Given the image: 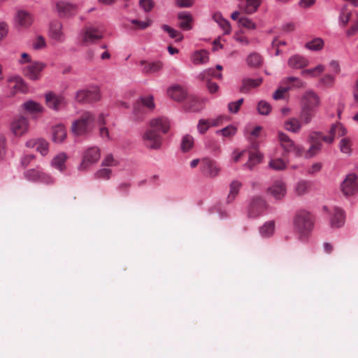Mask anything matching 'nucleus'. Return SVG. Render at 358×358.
<instances>
[{
	"instance_id": "f257e3e1",
	"label": "nucleus",
	"mask_w": 358,
	"mask_h": 358,
	"mask_svg": "<svg viewBox=\"0 0 358 358\" xmlns=\"http://www.w3.org/2000/svg\"><path fill=\"white\" fill-rule=\"evenodd\" d=\"M293 227L294 231L298 234L299 239L306 241L314 227L311 215L306 210H299L294 217Z\"/></svg>"
},
{
	"instance_id": "f03ea898",
	"label": "nucleus",
	"mask_w": 358,
	"mask_h": 358,
	"mask_svg": "<svg viewBox=\"0 0 358 358\" xmlns=\"http://www.w3.org/2000/svg\"><path fill=\"white\" fill-rule=\"evenodd\" d=\"M94 122V115L90 112H85L79 119L73 122L71 132L76 136L87 134L92 131Z\"/></svg>"
},
{
	"instance_id": "7ed1b4c3",
	"label": "nucleus",
	"mask_w": 358,
	"mask_h": 358,
	"mask_svg": "<svg viewBox=\"0 0 358 358\" xmlns=\"http://www.w3.org/2000/svg\"><path fill=\"white\" fill-rule=\"evenodd\" d=\"M78 36L83 45H89L94 44L98 41L102 39L103 38V32L98 27L87 26L80 31Z\"/></svg>"
},
{
	"instance_id": "20e7f679",
	"label": "nucleus",
	"mask_w": 358,
	"mask_h": 358,
	"mask_svg": "<svg viewBox=\"0 0 358 358\" xmlns=\"http://www.w3.org/2000/svg\"><path fill=\"white\" fill-rule=\"evenodd\" d=\"M101 157L100 150L96 146L89 147L83 152L82 162L78 167L80 171H86L96 164Z\"/></svg>"
},
{
	"instance_id": "39448f33",
	"label": "nucleus",
	"mask_w": 358,
	"mask_h": 358,
	"mask_svg": "<svg viewBox=\"0 0 358 358\" xmlns=\"http://www.w3.org/2000/svg\"><path fill=\"white\" fill-rule=\"evenodd\" d=\"M25 179L31 182L52 185L55 182V178L50 174L45 173L40 168L30 169L24 172Z\"/></svg>"
},
{
	"instance_id": "423d86ee",
	"label": "nucleus",
	"mask_w": 358,
	"mask_h": 358,
	"mask_svg": "<svg viewBox=\"0 0 358 358\" xmlns=\"http://www.w3.org/2000/svg\"><path fill=\"white\" fill-rule=\"evenodd\" d=\"M220 171L221 168L215 160L210 157L201 159L200 172L204 177L214 178L219 176Z\"/></svg>"
},
{
	"instance_id": "0eeeda50",
	"label": "nucleus",
	"mask_w": 358,
	"mask_h": 358,
	"mask_svg": "<svg viewBox=\"0 0 358 358\" xmlns=\"http://www.w3.org/2000/svg\"><path fill=\"white\" fill-rule=\"evenodd\" d=\"M48 34L50 39L55 43H64L66 40L63 24L58 20L50 22Z\"/></svg>"
},
{
	"instance_id": "6e6552de",
	"label": "nucleus",
	"mask_w": 358,
	"mask_h": 358,
	"mask_svg": "<svg viewBox=\"0 0 358 358\" xmlns=\"http://www.w3.org/2000/svg\"><path fill=\"white\" fill-rule=\"evenodd\" d=\"M100 98V91L96 86L78 90L76 94V100L82 103L96 101H99Z\"/></svg>"
},
{
	"instance_id": "1a4fd4ad",
	"label": "nucleus",
	"mask_w": 358,
	"mask_h": 358,
	"mask_svg": "<svg viewBox=\"0 0 358 358\" xmlns=\"http://www.w3.org/2000/svg\"><path fill=\"white\" fill-rule=\"evenodd\" d=\"M341 189L345 196H352L358 192V176L354 173L346 175L341 185Z\"/></svg>"
},
{
	"instance_id": "9d476101",
	"label": "nucleus",
	"mask_w": 358,
	"mask_h": 358,
	"mask_svg": "<svg viewBox=\"0 0 358 358\" xmlns=\"http://www.w3.org/2000/svg\"><path fill=\"white\" fill-rule=\"evenodd\" d=\"M142 140L145 147L149 149L159 150L162 146V136L157 131L149 129L142 136Z\"/></svg>"
},
{
	"instance_id": "9b49d317",
	"label": "nucleus",
	"mask_w": 358,
	"mask_h": 358,
	"mask_svg": "<svg viewBox=\"0 0 358 358\" xmlns=\"http://www.w3.org/2000/svg\"><path fill=\"white\" fill-rule=\"evenodd\" d=\"M266 208L267 204L262 197H254L250 201L248 215L250 218H257L264 214Z\"/></svg>"
},
{
	"instance_id": "f8f14e48",
	"label": "nucleus",
	"mask_w": 358,
	"mask_h": 358,
	"mask_svg": "<svg viewBox=\"0 0 358 358\" xmlns=\"http://www.w3.org/2000/svg\"><path fill=\"white\" fill-rule=\"evenodd\" d=\"M320 104V97L312 90H306L301 96V106L317 111Z\"/></svg>"
},
{
	"instance_id": "ddd939ff",
	"label": "nucleus",
	"mask_w": 358,
	"mask_h": 358,
	"mask_svg": "<svg viewBox=\"0 0 358 358\" xmlns=\"http://www.w3.org/2000/svg\"><path fill=\"white\" fill-rule=\"evenodd\" d=\"M29 123L27 117L23 116L15 117L10 122V130L15 136L24 135L29 130Z\"/></svg>"
},
{
	"instance_id": "4468645a",
	"label": "nucleus",
	"mask_w": 358,
	"mask_h": 358,
	"mask_svg": "<svg viewBox=\"0 0 358 358\" xmlns=\"http://www.w3.org/2000/svg\"><path fill=\"white\" fill-rule=\"evenodd\" d=\"M56 10L60 17L69 18L78 13V6L66 1H60L56 3Z\"/></svg>"
},
{
	"instance_id": "2eb2a0df",
	"label": "nucleus",
	"mask_w": 358,
	"mask_h": 358,
	"mask_svg": "<svg viewBox=\"0 0 358 358\" xmlns=\"http://www.w3.org/2000/svg\"><path fill=\"white\" fill-rule=\"evenodd\" d=\"M46 64L42 62L35 61L31 62L23 69L25 76L31 80H38L41 78V73L45 69Z\"/></svg>"
},
{
	"instance_id": "dca6fc26",
	"label": "nucleus",
	"mask_w": 358,
	"mask_h": 358,
	"mask_svg": "<svg viewBox=\"0 0 358 358\" xmlns=\"http://www.w3.org/2000/svg\"><path fill=\"white\" fill-rule=\"evenodd\" d=\"M266 192L275 200H282L287 194L286 184L282 179L276 180L268 187Z\"/></svg>"
},
{
	"instance_id": "f3484780",
	"label": "nucleus",
	"mask_w": 358,
	"mask_h": 358,
	"mask_svg": "<svg viewBox=\"0 0 358 358\" xmlns=\"http://www.w3.org/2000/svg\"><path fill=\"white\" fill-rule=\"evenodd\" d=\"M278 138L281 148L285 152H292L297 155L301 154V148L298 147L286 134L282 131H278Z\"/></svg>"
},
{
	"instance_id": "a211bd4d",
	"label": "nucleus",
	"mask_w": 358,
	"mask_h": 358,
	"mask_svg": "<svg viewBox=\"0 0 358 358\" xmlns=\"http://www.w3.org/2000/svg\"><path fill=\"white\" fill-rule=\"evenodd\" d=\"M140 105H143L145 107L148 108L150 110H153L155 107V104L154 103V97L152 95H147L142 96L139 98L138 101L136 102L134 107L133 113L134 115V118L138 120L141 117V115L144 113L143 111L140 108Z\"/></svg>"
},
{
	"instance_id": "6ab92c4d",
	"label": "nucleus",
	"mask_w": 358,
	"mask_h": 358,
	"mask_svg": "<svg viewBox=\"0 0 358 358\" xmlns=\"http://www.w3.org/2000/svg\"><path fill=\"white\" fill-rule=\"evenodd\" d=\"M14 21L21 28H29L34 22V16L27 10H19L16 12Z\"/></svg>"
},
{
	"instance_id": "aec40b11",
	"label": "nucleus",
	"mask_w": 358,
	"mask_h": 358,
	"mask_svg": "<svg viewBox=\"0 0 358 358\" xmlns=\"http://www.w3.org/2000/svg\"><path fill=\"white\" fill-rule=\"evenodd\" d=\"M45 101L48 106L55 110H59L66 104L65 99L62 95H56L49 92L45 94Z\"/></svg>"
},
{
	"instance_id": "412c9836",
	"label": "nucleus",
	"mask_w": 358,
	"mask_h": 358,
	"mask_svg": "<svg viewBox=\"0 0 358 358\" xmlns=\"http://www.w3.org/2000/svg\"><path fill=\"white\" fill-rule=\"evenodd\" d=\"M331 217L330 218V224L331 227L338 228L344 224L345 213L343 209L334 207L330 212Z\"/></svg>"
},
{
	"instance_id": "4be33fe9",
	"label": "nucleus",
	"mask_w": 358,
	"mask_h": 358,
	"mask_svg": "<svg viewBox=\"0 0 358 358\" xmlns=\"http://www.w3.org/2000/svg\"><path fill=\"white\" fill-rule=\"evenodd\" d=\"M150 127L151 129L164 134L167 133L170 128V122L168 118L165 117H159L152 119L150 122Z\"/></svg>"
},
{
	"instance_id": "5701e85b",
	"label": "nucleus",
	"mask_w": 358,
	"mask_h": 358,
	"mask_svg": "<svg viewBox=\"0 0 358 358\" xmlns=\"http://www.w3.org/2000/svg\"><path fill=\"white\" fill-rule=\"evenodd\" d=\"M25 145L27 148H36L43 156L48 152V143L43 138L30 139L26 142Z\"/></svg>"
},
{
	"instance_id": "b1692460",
	"label": "nucleus",
	"mask_w": 358,
	"mask_h": 358,
	"mask_svg": "<svg viewBox=\"0 0 358 358\" xmlns=\"http://www.w3.org/2000/svg\"><path fill=\"white\" fill-rule=\"evenodd\" d=\"M308 64V59L301 55H294L288 59V66L294 69H300L307 66Z\"/></svg>"
},
{
	"instance_id": "393cba45",
	"label": "nucleus",
	"mask_w": 358,
	"mask_h": 358,
	"mask_svg": "<svg viewBox=\"0 0 358 358\" xmlns=\"http://www.w3.org/2000/svg\"><path fill=\"white\" fill-rule=\"evenodd\" d=\"M141 64L142 66V71L143 73L145 74H152L157 73L163 67V64L160 61H142Z\"/></svg>"
},
{
	"instance_id": "a878e982",
	"label": "nucleus",
	"mask_w": 358,
	"mask_h": 358,
	"mask_svg": "<svg viewBox=\"0 0 358 358\" xmlns=\"http://www.w3.org/2000/svg\"><path fill=\"white\" fill-rule=\"evenodd\" d=\"M168 95L176 101H182L187 96L186 91L180 85H176L167 90Z\"/></svg>"
},
{
	"instance_id": "bb28decb",
	"label": "nucleus",
	"mask_w": 358,
	"mask_h": 358,
	"mask_svg": "<svg viewBox=\"0 0 358 358\" xmlns=\"http://www.w3.org/2000/svg\"><path fill=\"white\" fill-rule=\"evenodd\" d=\"M68 157L65 152H59L51 161V166L60 173H63L66 169V162Z\"/></svg>"
},
{
	"instance_id": "cd10ccee",
	"label": "nucleus",
	"mask_w": 358,
	"mask_h": 358,
	"mask_svg": "<svg viewBox=\"0 0 358 358\" xmlns=\"http://www.w3.org/2000/svg\"><path fill=\"white\" fill-rule=\"evenodd\" d=\"M302 126L303 122L296 117H290L284 122V128L294 134L299 133Z\"/></svg>"
},
{
	"instance_id": "c85d7f7f",
	"label": "nucleus",
	"mask_w": 358,
	"mask_h": 358,
	"mask_svg": "<svg viewBox=\"0 0 358 358\" xmlns=\"http://www.w3.org/2000/svg\"><path fill=\"white\" fill-rule=\"evenodd\" d=\"M262 78H246L243 79L242 85L240 88V91L243 93H248L251 89L255 88L259 86L262 83Z\"/></svg>"
},
{
	"instance_id": "c756f323",
	"label": "nucleus",
	"mask_w": 358,
	"mask_h": 358,
	"mask_svg": "<svg viewBox=\"0 0 358 358\" xmlns=\"http://www.w3.org/2000/svg\"><path fill=\"white\" fill-rule=\"evenodd\" d=\"M275 223L273 220L266 222L259 228V233L262 238H268L271 237L275 231Z\"/></svg>"
},
{
	"instance_id": "7c9ffc66",
	"label": "nucleus",
	"mask_w": 358,
	"mask_h": 358,
	"mask_svg": "<svg viewBox=\"0 0 358 358\" xmlns=\"http://www.w3.org/2000/svg\"><path fill=\"white\" fill-rule=\"evenodd\" d=\"M66 138V130L63 124L52 127V141L55 143H62Z\"/></svg>"
},
{
	"instance_id": "2f4dec72",
	"label": "nucleus",
	"mask_w": 358,
	"mask_h": 358,
	"mask_svg": "<svg viewBox=\"0 0 358 358\" xmlns=\"http://www.w3.org/2000/svg\"><path fill=\"white\" fill-rule=\"evenodd\" d=\"M311 183L310 181L301 179L294 185V192L298 196H302L307 194L310 188Z\"/></svg>"
},
{
	"instance_id": "473e14b6",
	"label": "nucleus",
	"mask_w": 358,
	"mask_h": 358,
	"mask_svg": "<svg viewBox=\"0 0 358 358\" xmlns=\"http://www.w3.org/2000/svg\"><path fill=\"white\" fill-rule=\"evenodd\" d=\"M245 61L249 67L258 68L262 64L263 58L260 54L252 52L247 56Z\"/></svg>"
},
{
	"instance_id": "72a5a7b5",
	"label": "nucleus",
	"mask_w": 358,
	"mask_h": 358,
	"mask_svg": "<svg viewBox=\"0 0 358 358\" xmlns=\"http://www.w3.org/2000/svg\"><path fill=\"white\" fill-rule=\"evenodd\" d=\"M317 111L303 106H301L300 117L303 124H310Z\"/></svg>"
},
{
	"instance_id": "f704fd0d",
	"label": "nucleus",
	"mask_w": 358,
	"mask_h": 358,
	"mask_svg": "<svg viewBox=\"0 0 358 358\" xmlns=\"http://www.w3.org/2000/svg\"><path fill=\"white\" fill-rule=\"evenodd\" d=\"M208 52L206 50H200L193 53L192 61L194 64H203L208 62Z\"/></svg>"
},
{
	"instance_id": "c9c22d12",
	"label": "nucleus",
	"mask_w": 358,
	"mask_h": 358,
	"mask_svg": "<svg viewBox=\"0 0 358 358\" xmlns=\"http://www.w3.org/2000/svg\"><path fill=\"white\" fill-rule=\"evenodd\" d=\"M262 159L263 155L259 152L250 153L248 162L243 164V169L252 170L256 164L260 163Z\"/></svg>"
},
{
	"instance_id": "e433bc0d",
	"label": "nucleus",
	"mask_w": 358,
	"mask_h": 358,
	"mask_svg": "<svg viewBox=\"0 0 358 358\" xmlns=\"http://www.w3.org/2000/svg\"><path fill=\"white\" fill-rule=\"evenodd\" d=\"M242 183L238 180H233L229 185V193L227 196V203H231L238 195Z\"/></svg>"
},
{
	"instance_id": "4c0bfd02",
	"label": "nucleus",
	"mask_w": 358,
	"mask_h": 358,
	"mask_svg": "<svg viewBox=\"0 0 358 358\" xmlns=\"http://www.w3.org/2000/svg\"><path fill=\"white\" fill-rule=\"evenodd\" d=\"M324 42L321 38H314L311 41L306 43L305 48L310 51H320L324 48Z\"/></svg>"
},
{
	"instance_id": "58836bf2",
	"label": "nucleus",
	"mask_w": 358,
	"mask_h": 358,
	"mask_svg": "<svg viewBox=\"0 0 358 358\" xmlns=\"http://www.w3.org/2000/svg\"><path fill=\"white\" fill-rule=\"evenodd\" d=\"M325 70V66L322 64H318L312 69L302 70L301 74L303 76L317 78L320 76Z\"/></svg>"
},
{
	"instance_id": "ea45409f",
	"label": "nucleus",
	"mask_w": 358,
	"mask_h": 358,
	"mask_svg": "<svg viewBox=\"0 0 358 358\" xmlns=\"http://www.w3.org/2000/svg\"><path fill=\"white\" fill-rule=\"evenodd\" d=\"M23 108L30 113H36L42 112L43 106L38 103L32 100L25 101L22 105Z\"/></svg>"
},
{
	"instance_id": "a19ab883",
	"label": "nucleus",
	"mask_w": 358,
	"mask_h": 358,
	"mask_svg": "<svg viewBox=\"0 0 358 358\" xmlns=\"http://www.w3.org/2000/svg\"><path fill=\"white\" fill-rule=\"evenodd\" d=\"M194 144V138L189 134H186L182 138L180 142V149L183 152H187L193 148Z\"/></svg>"
},
{
	"instance_id": "79ce46f5",
	"label": "nucleus",
	"mask_w": 358,
	"mask_h": 358,
	"mask_svg": "<svg viewBox=\"0 0 358 358\" xmlns=\"http://www.w3.org/2000/svg\"><path fill=\"white\" fill-rule=\"evenodd\" d=\"M282 83L285 85L291 84L290 88L292 87H303L305 86V83L298 77L289 76L282 80Z\"/></svg>"
},
{
	"instance_id": "37998d69",
	"label": "nucleus",
	"mask_w": 358,
	"mask_h": 358,
	"mask_svg": "<svg viewBox=\"0 0 358 358\" xmlns=\"http://www.w3.org/2000/svg\"><path fill=\"white\" fill-rule=\"evenodd\" d=\"M328 133L329 134L327 136H323L322 137V140L327 144H332L335 141L336 136H337V129L336 123L332 124L331 125V127Z\"/></svg>"
},
{
	"instance_id": "c03bdc74",
	"label": "nucleus",
	"mask_w": 358,
	"mask_h": 358,
	"mask_svg": "<svg viewBox=\"0 0 358 358\" xmlns=\"http://www.w3.org/2000/svg\"><path fill=\"white\" fill-rule=\"evenodd\" d=\"M322 144L320 142L313 143L305 153V157L310 159L317 155L322 150Z\"/></svg>"
},
{
	"instance_id": "a18cd8bd",
	"label": "nucleus",
	"mask_w": 358,
	"mask_h": 358,
	"mask_svg": "<svg viewBox=\"0 0 358 358\" xmlns=\"http://www.w3.org/2000/svg\"><path fill=\"white\" fill-rule=\"evenodd\" d=\"M162 29L169 35L170 38L175 39L177 41L182 40V36L181 34L169 25L162 24Z\"/></svg>"
},
{
	"instance_id": "49530a36",
	"label": "nucleus",
	"mask_w": 358,
	"mask_h": 358,
	"mask_svg": "<svg viewBox=\"0 0 358 358\" xmlns=\"http://www.w3.org/2000/svg\"><path fill=\"white\" fill-rule=\"evenodd\" d=\"M216 125V122H215L210 123L208 120L201 119L198 122L197 129L199 134H203L208 130L210 126L215 127Z\"/></svg>"
},
{
	"instance_id": "de8ad7c7",
	"label": "nucleus",
	"mask_w": 358,
	"mask_h": 358,
	"mask_svg": "<svg viewBox=\"0 0 358 358\" xmlns=\"http://www.w3.org/2000/svg\"><path fill=\"white\" fill-rule=\"evenodd\" d=\"M268 166L275 171H282L286 168L287 164L282 159L278 158L271 159Z\"/></svg>"
},
{
	"instance_id": "09e8293b",
	"label": "nucleus",
	"mask_w": 358,
	"mask_h": 358,
	"mask_svg": "<svg viewBox=\"0 0 358 358\" xmlns=\"http://www.w3.org/2000/svg\"><path fill=\"white\" fill-rule=\"evenodd\" d=\"M260 3L261 0H246L245 13L248 14L254 13L257 10Z\"/></svg>"
},
{
	"instance_id": "8fccbe9b",
	"label": "nucleus",
	"mask_w": 358,
	"mask_h": 358,
	"mask_svg": "<svg viewBox=\"0 0 358 358\" xmlns=\"http://www.w3.org/2000/svg\"><path fill=\"white\" fill-rule=\"evenodd\" d=\"M237 132V129L233 125H228L227 127L216 131V134H221L224 137H230L234 136Z\"/></svg>"
},
{
	"instance_id": "3c124183",
	"label": "nucleus",
	"mask_w": 358,
	"mask_h": 358,
	"mask_svg": "<svg viewBox=\"0 0 358 358\" xmlns=\"http://www.w3.org/2000/svg\"><path fill=\"white\" fill-rule=\"evenodd\" d=\"M351 13L348 10L346 7H343L340 13L338 20L341 26L344 27L350 21Z\"/></svg>"
},
{
	"instance_id": "603ef678",
	"label": "nucleus",
	"mask_w": 358,
	"mask_h": 358,
	"mask_svg": "<svg viewBox=\"0 0 358 358\" xmlns=\"http://www.w3.org/2000/svg\"><path fill=\"white\" fill-rule=\"evenodd\" d=\"M31 45L34 50H39L44 49L47 44L45 38L41 35H38L34 39Z\"/></svg>"
},
{
	"instance_id": "864d4df0",
	"label": "nucleus",
	"mask_w": 358,
	"mask_h": 358,
	"mask_svg": "<svg viewBox=\"0 0 358 358\" xmlns=\"http://www.w3.org/2000/svg\"><path fill=\"white\" fill-rule=\"evenodd\" d=\"M238 23L240 26L250 30L255 29L257 27L255 22H254L252 19L247 17H241L238 19Z\"/></svg>"
},
{
	"instance_id": "5fc2aeb1",
	"label": "nucleus",
	"mask_w": 358,
	"mask_h": 358,
	"mask_svg": "<svg viewBox=\"0 0 358 358\" xmlns=\"http://www.w3.org/2000/svg\"><path fill=\"white\" fill-rule=\"evenodd\" d=\"M340 150L341 152L350 155L351 153V141L349 138H343L339 142Z\"/></svg>"
},
{
	"instance_id": "6e6d98bb",
	"label": "nucleus",
	"mask_w": 358,
	"mask_h": 358,
	"mask_svg": "<svg viewBox=\"0 0 358 358\" xmlns=\"http://www.w3.org/2000/svg\"><path fill=\"white\" fill-rule=\"evenodd\" d=\"M200 76L203 79H207L209 77H213L218 79H221L222 78V73L217 72L216 69L213 68L203 71L202 73H201Z\"/></svg>"
},
{
	"instance_id": "4d7b16f0",
	"label": "nucleus",
	"mask_w": 358,
	"mask_h": 358,
	"mask_svg": "<svg viewBox=\"0 0 358 358\" xmlns=\"http://www.w3.org/2000/svg\"><path fill=\"white\" fill-rule=\"evenodd\" d=\"M112 174V171L109 168H103L99 169L95 173L94 177L96 179L108 180Z\"/></svg>"
},
{
	"instance_id": "13d9d810",
	"label": "nucleus",
	"mask_w": 358,
	"mask_h": 358,
	"mask_svg": "<svg viewBox=\"0 0 358 358\" xmlns=\"http://www.w3.org/2000/svg\"><path fill=\"white\" fill-rule=\"evenodd\" d=\"M257 110L261 115H266L270 113L271 106L267 101H260L257 105Z\"/></svg>"
},
{
	"instance_id": "bf43d9fd",
	"label": "nucleus",
	"mask_w": 358,
	"mask_h": 358,
	"mask_svg": "<svg viewBox=\"0 0 358 358\" xmlns=\"http://www.w3.org/2000/svg\"><path fill=\"white\" fill-rule=\"evenodd\" d=\"M233 38L242 45H248L250 44L249 39L241 31L236 32L234 34Z\"/></svg>"
},
{
	"instance_id": "052dcab7",
	"label": "nucleus",
	"mask_w": 358,
	"mask_h": 358,
	"mask_svg": "<svg viewBox=\"0 0 358 358\" xmlns=\"http://www.w3.org/2000/svg\"><path fill=\"white\" fill-rule=\"evenodd\" d=\"M322 168V164L321 162H315L310 166L306 173L308 176H314L321 171Z\"/></svg>"
},
{
	"instance_id": "680f3d73",
	"label": "nucleus",
	"mask_w": 358,
	"mask_h": 358,
	"mask_svg": "<svg viewBox=\"0 0 358 358\" xmlns=\"http://www.w3.org/2000/svg\"><path fill=\"white\" fill-rule=\"evenodd\" d=\"M334 82H335V77H334V76H333L331 74H326L320 80V84L327 86V87L332 86L334 85Z\"/></svg>"
},
{
	"instance_id": "e2e57ef3",
	"label": "nucleus",
	"mask_w": 358,
	"mask_h": 358,
	"mask_svg": "<svg viewBox=\"0 0 358 358\" xmlns=\"http://www.w3.org/2000/svg\"><path fill=\"white\" fill-rule=\"evenodd\" d=\"M117 164L112 154L107 155L101 162L103 166H113Z\"/></svg>"
},
{
	"instance_id": "0e129e2a",
	"label": "nucleus",
	"mask_w": 358,
	"mask_h": 358,
	"mask_svg": "<svg viewBox=\"0 0 358 358\" xmlns=\"http://www.w3.org/2000/svg\"><path fill=\"white\" fill-rule=\"evenodd\" d=\"M290 89V87H280L273 94V98L275 100L281 99L283 98L284 94Z\"/></svg>"
},
{
	"instance_id": "69168bd1",
	"label": "nucleus",
	"mask_w": 358,
	"mask_h": 358,
	"mask_svg": "<svg viewBox=\"0 0 358 358\" xmlns=\"http://www.w3.org/2000/svg\"><path fill=\"white\" fill-rule=\"evenodd\" d=\"M8 31L9 27L8 24L4 21L0 22V41L8 36Z\"/></svg>"
},
{
	"instance_id": "338daca9",
	"label": "nucleus",
	"mask_w": 358,
	"mask_h": 358,
	"mask_svg": "<svg viewBox=\"0 0 358 358\" xmlns=\"http://www.w3.org/2000/svg\"><path fill=\"white\" fill-rule=\"evenodd\" d=\"M139 5L145 12H149L153 7L152 0H140Z\"/></svg>"
},
{
	"instance_id": "774afa93",
	"label": "nucleus",
	"mask_w": 358,
	"mask_h": 358,
	"mask_svg": "<svg viewBox=\"0 0 358 358\" xmlns=\"http://www.w3.org/2000/svg\"><path fill=\"white\" fill-rule=\"evenodd\" d=\"M218 25L223 31L224 34H229L231 32V26L227 20H224Z\"/></svg>"
}]
</instances>
